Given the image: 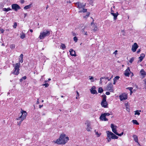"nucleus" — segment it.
I'll return each mask as SVG.
<instances>
[{
	"label": "nucleus",
	"instance_id": "obj_1",
	"mask_svg": "<svg viewBox=\"0 0 146 146\" xmlns=\"http://www.w3.org/2000/svg\"><path fill=\"white\" fill-rule=\"evenodd\" d=\"M69 140V138L65 134L62 133L61 134L59 137L56 141H52L54 143H56L58 144L65 145Z\"/></svg>",
	"mask_w": 146,
	"mask_h": 146
},
{
	"label": "nucleus",
	"instance_id": "obj_2",
	"mask_svg": "<svg viewBox=\"0 0 146 146\" xmlns=\"http://www.w3.org/2000/svg\"><path fill=\"white\" fill-rule=\"evenodd\" d=\"M27 115V113L26 111L23 110L21 109L20 111V113H19V117L16 118L17 120H19L20 121L17 122V124L18 125H20L22 122L26 118Z\"/></svg>",
	"mask_w": 146,
	"mask_h": 146
},
{
	"label": "nucleus",
	"instance_id": "obj_3",
	"mask_svg": "<svg viewBox=\"0 0 146 146\" xmlns=\"http://www.w3.org/2000/svg\"><path fill=\"white\" fill-rule=\"evenodd\" d=\"M51 31L49 30H44L40 32L38 38L40 39H43L46 36H49Z\"/></svg>",
	"mask_w": 146,
	"mask_h": 146
},
{
	"label": "nucleus",
	"instance_id": "obj_4",
	"mask_svg": "<svg viewBox=\"0 0 146 146\" xmlns=\"http://www.w3.org/2000/svg\"><path fill=\"white\" fill-rule=\"evenodd\" d=\"M76 6L79 10L78 11L79 13H85L87 12V9L84 8L86 5V3L78 2L76 3Z\"/></svg>",
	"mask_w": 146,
	"mask_h": 146
},
{
	"label": "nucleus",
	"instance_id": "obj_5",
	"mask_svg": "<svg viewBox=\"0 0 146 146\" xmlns=\"http://www.w3.org/2000/svg\"><path fill=\"white\" fill-rule=\"evenodd\" d=\"M107 134V139L108 140V142H109L111 140V138L112 139H117L118 137L115 135L113 133L109 131H106Z\"/></svg>",
	"mask_w": 146,
	"mask_h": 146
},
{
	"label": "nucleus",
	"instance_id": "obj_6",
	"mask_svg": "<svg viewBox=\"0 0 146 146\" xmlns=\"http://www.w3.org/2000/svg\"><path fill=\"white\" fill-rule=\"evenodd\" d=\"M20 64L19 63H17L13 65V66L14 67L12 73L15 75H17L19 72L20 66Z\"/></svg>",
	"mask_w": 146,
	"mask_h": 146
},
{
	"label": "nucleus",
	"instance_id": "obj_7",
	"mask_svg": "<svg viewBox=\"0 0 146 146\" xmlns=\"http://www.w3.org/2000/svg\"><path fill=\"white\" fill-rule=\"evenodd\" d=\"M103 99L101 103L102 106L104 108L108 107V104L106 101V96L105 95L102 96Z\"/></svg>",
	"mask_w": 146,
	"mask_h": 146
},
{
	"label": "nucleus",
	"instance_id": "obj_8",
	"mask_svg": "<svg viewBox=\"0 0 146 146\" xmlns=\"http://www.w3.org/2000/svg\"><path fill=\"white\" fill-rule=\"evenodd\" d=\"M111 127L112 129V131L116 135L119 136H121L123 134V132H122L121 133L119 134L117 132V127L112 124H111Z\"/></svg>",
	"mask_w": 146,
	"mask_h": 146
},
{
	"label": "nucleus",
	"instance_id": "obj_9",
	"mask_svg": "<svg viewBox=\"0 0 146 146\" xmlns=\"http://www.w3.org/2000/svg\"><path fill=\"white\" fill-rule=\"evenodd\" d=\"M119 98L121 101L125 100L127 98V94L125 93H123L119 95Z\"/></svg>",
	"mask_w": 146,
	"mask_h": 146
},
{
	"label": "nucleus",
	"instance_id": "obj_10",
	"mask_svg": "<svg viewBox=\"0 0 146 146\" xmlns=\"http://www.w3.org/2000/svg\"><path fill=\"white\" fill-rule=\"evenodd\" d=\"M12 9L15 11H17L18 10L21 9L20 7L17 4H13L11 5Z\"/></svg>",
	"mask_w": 146,
	"mask_h": 146
},
{
	"label": "nucleus",
	"instance_id": "obj_11",
	"mask_svg": "<svg viewBox=\"0 0 146 146\" xmlns=\"http://www.w3.org/2000/svg\"><path fill=\"white\" fill-rule=\"evenodd\" d=\"M138 47V46L137 44L135 42L132 45V47L131 48V50L133 52H135L137 49Z\"/></svg>",
	"mask_w": 146,
	"mask_h": 146
},
{
	"label": "nucleus",
	"instance_id": "obj_12",
	"mask_svg": "<svg viewBox=\"0 0 146 146\" xmlns=\"http://www.w3.org/2000/svg\"><path fill=\"white\" fill-rule=\"evenodd\" d=\"M86 129L88 131H92V128L91 125V124L89 122L86 123Z\"/></svg>",
	"mask_w": 146,
	"mask_h": 146
},
{
	"label": "nucleus",
	"instance_id": "obj_13",
	"mask_svg": "<svg viewBox=\"0 0 146 146\" xmlns=\"http://www.w3.org/2000/svg\"><path fill=\"white\" fill-rule=\"evenodd\" d=\"M130 73H131L133 75V73L131 72L129 68L128 67L125 71L124 75L125 76L128 77L129 76Z\"/></svg>",
	"mask_w": 146,
	"mask_h": 146
},
{
	"label": "nucleus",
	"instance_id": "obj_14",
	"mask_svg": "<svg viewBox=\"0 0 146 146\" xmlns=\"http://www.w3.org/2000/svg\"><path fill=\"white\" fill-rule=\"evenodd\" d=\"M107 90H110V92H113V86L111 83H110L108 84L107 87Z\"/></svg>",
	"mask_w": 146,
	"mask_h": 146
},
{
	"label": "nucleus",
	"instance_id": "obj_15",
	"mask_svg": "<svg viewBox=\"0 0 146 146\" xmlns=\"http://www.w3.org/2000/svg\"><path fill=\"white\" fill-rule=\"evenodd\" d=\"M96 87L95 86H92L90 89V91L91 93L93 94H97L98 92L95 90Z\"/></svg>",
	"mask_w": 146,
	"mask_h": 146
},
{
	"label": "nucleus",
	"instance_id": "obj_16",
	"mask_svg": "<svg viewBox=\"0 0 146 146\" xmlns=\"http://www.w3.org/2000/svg\"><path fill=\"white\" fill-rule=\"evenodd\" d=\"M88 27H85L82 29V31L84 34V35H87L88 34L87 33V31H88Z\"/></svg>",
	"mask_w": 146,
	"mask_h": 146
},
{
	"label": "nucleus",
	"instance_id": "obj_17",
	"mask_svg": "<svg viewBox=\"0 0 146 146\" xmlns=\"http://www.w3.org/2000/svg\"><path fill=\"white\" fill-rule=\"evenodd\" d=\"M100 119L102 121H108V119L106 117V116L104 113H102L100 117Z\"/></svg>",
	"mask_w": 146,
	"mask_h": 146
},
{
	"label": "nucleus",
	"instance_id": "obj_18",
	"mask_svg": "<svg viewBox=\"0 0 146 146\" xmlns=\"http://www.w3.org/2000/svg\"><path fill=\"white\" fill-rule=\"evenodd\" d=\"M91 25L92 26V30L94 32L96 31L97 30L96 25L93 22L91 23Z\"/></svg>",
	"mask_w": 146,
	"mask_h": 146
},
{
	"label": "nucleus",
	"instance_id": "obj_19",
	"mask_svg": "<svg viewBox=\"0 0 146 146\" xmlns=\"http://www.w3.org/2000/svg\"><path fill=\"white\" fill-rule=\"evenodd\" d=\"M140 74L142 76L143 78H144L146 75V73L143 69H141L140 71Z\"/></svg>",
	"mask_w": 146,
	"mask_h": 146
},
{
	"label": "nucleus",
	"instance_id": "obj_20",
	"mask_svg": "<svg viewBox=\"0 0 146 146\" xmlns=\"http://www.w3.org/2000/svg\"><path fill=\"white\" fill-rule=\"evenodd\" d=\"M69 52L70 54L72 56H76V53L75 51L74 50L72 49L70 50Z\"/></svg>",
	"mask_w": 146,
	"mask_h": 146
},
{
	"label": "nucleus",
	"instance_id": "obj_21",
	"mask_svg": "<svg viewBox=\"0 0 146 146\" xmlns=\"http://www.w3.org/2000/svg\"><path fill=\"white\" fill-rule=\"evenodd\" d=\"M133 138L134 140L136 143H137L139 144L138 141V138L137 135H133Z\"/></svg>",
	"mask_w": 146,
	"mask_h": 146
},
{
	"label": "nucleus",
	"instance_id": "obj_22",
	"mask_svg": "<svg viewBox=\"0 0 146 146\" xmlns=\"http://www.w3.org/2000/svg\"><path fill=\"white\" fill-rule=\"evenodd\" d=\"M145 55L144 54H141L140 55V56L139 58V62H141L143 58L145 57Z\"/></svg>",
	"mask_w": 146,
	"mask_h": 146
},
{
	"label": "nucleus",
	"instance_id": "obj_23",
	"mask_svg": "<svg viewBox=\"0 0 146 146\" xmlns=\"http://www.w3.org/2000/svg\"><path fill=\"white\" fill-rule=\"evenodd\" d=\"M111 15L114 17V19L115 20L117 19V17L118 15V13L117 12L116 13H112Z\"/></svg>",
	"mask_w": 146,
	"mask_h": 146
},
{
	"label": "nucleus",
	"instance_id": "obj_24",
	"mask_svg": "<svg viewBox=\"0 0 146 146\" xmlns=\"http://www.w3.org/2000/svg\"><path fill=\"white\" fill-rule=\"evenodd\" d=\"M31 5L32 4H31L29 5L26 6L24 7V9L25 10H27L28 9H29L31 7Z\"/></svg>",
	"mask_w": 146,
	"mask_h": 146
},
{
	"label": "nucleus",
	"instance_id": "obj_25",
	"mask_svg": "<svg viewBox=\"0 0 146 146\" xmlns=\"http://www.w3.org/2000/svg\"><path fill=\"white\" fill-rule=\"evenodd\" d=\"M89 79L91 80V82H93L95 80H96V78L94 79V77L92 76H89Z\"/></svg>",
	"mask_w": 146,
	"mask_h": 146
},
{
	"label": "nucleus",
	"instance_id": "obj_26",
	"mask_svg": "<svg viewBox=\"0 0 146 146\" xmlns=\"http://www.w3.org/2000/svg\"><path fill=\"white\" fill-rule=\"evenodd\" d=\"M11 10V9L10 7H8L7 8H3V10L4 11L6 12H8L9 11Z\"/></svg>",
	"mask_w": 146,
	"mask_h": 146
},
{
	"label": "nucleus",
	"instance_id": "obj_27",
	"mask_svg": "<svg viewBox=\"0 0 146 146\" xmlns=\"http://www.w3.org/2000/svg\"><path fill=\"white\" fill-rule=\"evenodd\" d=\"M20 35H21L20 38L21 39H23L24 38H25V35L23 33H21L20 34Z\"/></svg>",
	"mask_w": 146,
	"mask_h": 146
},
{
	"label": "nucleus",
	"instance_id": "obj_28",
	"mask_svg": "<svg viewBox=\"0 0 146 146\" xmlns=\"http://www.w3.org/2000/svg\"><path fill=\"white\" fill-rule=\"evenodd\" d=\"M132 122H133V124H136V125H139V123L137 121V120H133L132 121Z\"/></svg>",
	"mask_w": 146,
	"mask_h": 146
},
{
	"label": "nucleus",
	"instance_id": "obj_29",
	"mask_svg": "<svg viewBox=\"0 0 146 146\" xmlns=\"http://www.w3.org/2000/svg\"><path fill=\"white\" fill-rule=\"evenodd\" d=\"M94 131L95 132L96 135L97 137H98L100 136L101 135V133H98V132H96V130H95Z\"/></svg>",
	"mask_w": 146,
	"mask_h": 146
},
{
	"label": "nucleus",
	"instance_id": "obj_30",
	"mask_svg": "<svg viewBox=\"0 0 146 146\" xmlns=\"http://www.w3.org/2000/svg\"><path fill=\"white\" fill-rule=\"evenodd\" d=\"M141 110H140V111L136 110V111H135V115H140V113L139 112H141Z\"/></svg>",
	"mask_w": 146,
	"mask_h": 146
},
{
	"label": "nucleus",
	"instance_id": "obj_31",
	"mask_svg": "<svg viewBox=\"0 0 146 146\" xmlns=\"http://www.w3.org/2000/svg\"><path fill=\"white\" fill-rule=\"evenodd\" d=\"M66 46L64 44H62L60 46V48L62 49L63 50H64Z\"/></svg>",
	"mask_w": 146,
	"mask_h": 146
},
{
	"label": "nucleus",
	"instance_id": "obj_32",
	"mask_svg": "<svg viewBox=\"0 0 146 146\" xmlns=\"http://www.w3.org/2000/svg\"><path fill=\"white\" fill-rule=\"evenodd\" d=\"M119 76H115L113 79V80L117 82L119 78Z\"/></svg>",
	"mask_w": 146,
	"mask_h": 146
},
{
	"label": "nucleus",
	"instance_id": "obj_33",
	"mask_svg": "<svg viewBox=\"0 0 146 146\" xmlns=\"http://www.w3.org/2000/svg\"><path fill=\"white\" fill-rule=\"evenodd\" d=\"M103 91L102 88L101 87H100L98 90V92L99 93H101Z\"/></svg>",
	"mask_w": 146,
	"mask_h": 146
},
{
	"label": "nucleus",
	"instance_id": "obj_34",
	"mask_svg": "<svg viewBox=\"0 0 146 146\" xmlns=\"http://www.w3.org/2000/svg\"><path fill=\"white\" fill-rule=\"evenodd\" d=\"M15 45L14 44H11L10 45V48L11 49H13L15 48Z\"/></svg>",
	"mask_w": 146,
	"mask_h": 146
},
{
	"label": "nucleus",
	"instance_id": "obj_35",
	"mask_svg": "<svg viewBox=\"0 0 146 146\" xmlns=\"http://www.w3.org/2000/svg\"><path fill=\"white\" fill-rule=\"evenodd\" d=\"M134 58L133 57H132L129 60V62H130L131 63L133 60H134Z\"/></svg>",
	"mask_w": 146,
	"mask_h": 146
},
{
	"label": "nucleus",
	"instance_id": "obj_36",
	"mask_svg": "<svg viewBox=\"0 0 146 146\" xmlns=\"http://www.w3.org/2000/svg\"><path fill=\"white\" fill-rule=\"evenodd\" d=\"M105 77H102L100 78V83L101 84L103 82L102 80V79H104Z\"/></svg>",
	"mask_w": 146,
	"mask_h": 146
},
{
	"label": "nucleus",
	"instance_id": "obj_37",
	"mask_svg": "<svg viewBox=\"0 0 146 146\" xmlns=\"http://www.w3.org/2000/svg\"><path fill=\"white\" fill-rule=\"evenodd\" d=\"M73 40L75 42H77L78 41L77 38L76 36H74L73 38Z\"/></svg>",
	"mask_w": 146,
	"mask_h": 146
},
{
	"label": "nucleus",
	"instance_id": "obj_38",
	"mask_svg": "<svg viewBox=\"0 0 146 146\" xmlns=\"http://www.w3.org/2000/svg\"><path fill=\"white\" fill-rule=\"evenodd\" d=\"M42 86H45V87H47L49 86V84L48 83H45L42 84Z\"/></svg>",
	"mask_w": 146,
	"mask_h": 146
},
{
	"label": "nucleus",
	"instance_id": "obj_39",
	"mask_svg": "<svg viewBox=\"0 0 146 146\" xmlns=\"http://www.w3.org/2000/svg\"><path fill=\"white\" fill-rule=\"evenodd\" d=\"M90 14V13H87L86 14V16H84V18H87L89 16Z\"/></svg>",
	"mask_w": 146,
	"mask_h": 146
},
{
	"label": "nucleus",
	"instance_id": "obj_40",
	"mask_svg": "<svg viewBox=\"0 0 146 146\" xmlns=\"http://www.w3.org/2000/svg\"><path fill=\"white\" fill-rule=\"evenodd\" d=\"M115 8V7L114 6H113V7H111V14H112V13H114V11H113V9H114Z\"/></svg>",
	"mask_w": 146,
	"mask_h": 146
},
{
	"label": "nucleus",
	"instance_id": "obj_41",
	"mask_svg": "<svg viewBox=\"0 0 146 146\" xmlns=\"http://www.w3.org/2000/svg\"><path fill=\"white\" fill-rule=\"evenodd\" d=\"M112 77H113V76H111V77L110 78H109L108 77H105V78H104V79H105L108 80V81H110L111 80V78H112Z\"/></svg>",
	"mask_w": 146,
	"mask_h": 146
},
{
	"label": "nucleus",
	"instance_id": "obj_42",
	"mask_svg": "<svg viewBox=\"0 0 146 146\" xmlns=\"http://www.w3.org/2000/svg\"><path fill=\"white\" fill-rule=\"evenodd\" d=\"M76 93H77V96L76 97V99H77L79 98V94L78 92L77 91H76Z\"/></svg>",
	"mask_w": 146,
	"mask_h": 146
},
{
	"label": "nucleus",
	"instance_id": "obj_43",
	"mask_svg": "<svg viewBox=\"0 0 146 146\" xmlns=\"http://www.w3.org/2000/svg\"><path fill=\"white\" fill-rule=\"evenodd\" d=\"M104 114L106 116H109L110 115V114L109 113H104Z\"/></svg>",
	"mask_w": 146,
	"mask_h": 146
},
{
	"label": "nucleus",
	"instance_id": "obj_44",
	"mask_svg": "<svg viewBox=\"0 0 146 146\" xmlns=\"http://www.w3.org/2000/svg\"><path fill=\"white\" fill-rule=\"evenodd\" d=\"M17 24L16 22H15L14 23V25L13 26V27L14 28H15L17 26Z\"/></svg>",
	"mask_w": 146,
	"mask_h": 146
},
{
	"label": "nucleus",
	"instance_id": "obj_45",
	"mask_svg": "<svg viewBox=\"0 0 146 146\" xmlns=\"http://www.w3.org/2000/svg\"><path fill=\"white\" fill-rule=\"evenodd\" d=\"M126 89L129 90L130 91H131L132 90L133 88L132 87H128L126 88Z\"/></svg>",
	"mask_w": 146,
	"mask_h": 146
},
{
	"label": "nucleus",
	"instance_id": "obj_46",
	"mask_svg": "<svg viewBox=\"0 0 146 146\" xmlns=\"http://www.w3.org/2000/svg\"><path fill=\"white\" fill-rule=\"evenodd\" d=\"M19 62L21 63H22L23 62V58H20L19 59Z\"/></svg>",
	"mask_w": 146,
	"mask_h": 146
},
{
	"label": "nucleus",
	"instance_id": "obj_47",
	"mask_svg": "<svg viewBox=\"0 0 146 146\" xmlns=\"http://www.w3.org/2000/svg\"><path fill=\"white\" fill-rule=\"evenodd\" d=\"M118 51L117 50H115L113 52V54H114L115 55H116L117 54V52Z\"/></svg>",
	"mask_w": 146,
	"mask_h": 146
},
{
	"label": "nucleus",
	"instance_id": "obj_48",
	"mask_svg": "<svg viewBox=\"0 0 146 146\" xmlns=\"http://www.w3.org/2000/svg\"><path fill=\"white\" fill-rule=\"evenodd\" d=\"M0 31L2 33H3L4 31V30L3 29H1Z\"/></svg>",
	"mask_w": 146,
	"mask_h": 146
},
{
	"label": "nucleus",
	"instance_id": "obj_49",
	"mask_svg": "<svg viewBox=\"0 0 146 146\" xmlns=\"http://www.w3.org/2000/svg\"><path fill=\"white\" fill-rule=\"evenodd\" d=\"M106 94L107 95H109L110 94V93L109 92H106Z\"/></svg>",
	"mask_w": 146,
	"mask_h": 146
},
{
	"label": "nucleus",
	"instance_id": "obj_50",
	"mask_svg": "<svg viewBox=\"0 0 146 146\" xmlns=\"http://www.w3.org/2000/svg\"><path fill=\"white\" fill-rule=\"evenodd\" d=\"M23 54H21V55L20 56V57L21 58H23Z\"/></svg>",
	"mask_w": 146,
	"mask_h": 146
},
{
	"label": "nucleus",
	"instance_id": "obj_51",
	"mask_svg": "<svg viewBox=\"0 0 146 146\" xmlns=\"http://www.w3.org/2000/svg\"><path fill=\"white\" fill-rule=\"evenodd\" d=\"M72 35L73 36H75L76 35V34L74 32L72 33Z\"/></svg>",
	"mask_w": 146,
	"mask_h": 146
},
{
	"label": "nucleus",
	"instance_id": "obj_52",
	"mask_svg": "<svg viewBox=\"0 0 146 146\" xmlns=\"http://www.w3.org/2000/svg\"><path fill=\"white\" fill-rule=\"evenodd\" d=\"M21 3L22 4H23L24 3V0H21L20 1Z\"/></svg>",
	"mask_w": 146,
	"mask_h": 146
},
{
	"label": "nucleus",
	"instance_id": "obj_53",
	"mask_svg": "<svg viewBox=\"0 0 146 146\" xmlns=\"http://www.w3.org/2000/svg\"><path fill=\"white\" fill-rule=\"evenodd\" d=\"M22 78L24 80H25L26 78V77L25 76H24Z\"/></svg>",
	"mask_w": 146,
	"mask_h": 146
},
{
	"label": "nucleus",
	"instance_id": "obj_54",
	"mask_svg": "<svg viewBox=\"0 0 146 146\" xmlns=\"http://www.w3.org/2000/svg\"><path fill=\"white\" fill-rule=\"evenodd\" d=\"M140 52V49H139L137 51V53H139V52Z\"/></svg>",
	"mask_w": 146,
	"mask_h": 146
},
{
	"label": "nucleus",
	"instance_id": "obj_55",
	"mask_svg": "<svg viewBox=\"0 0 146 146\" xmlns=\"http://www.w3.org/2000/svg\"><path fill=\"white\" fill-rule=\"evenodd\" d=\"M36 103L37 104H39V100L38 99L36 102Z\"/></svg>",
	"mask_w": 146,
	"mask_h": 146
},
{
	"label": "nucleus",
	"instance_id": "obj_56",
	"mask_svg": "<svg viewBox=\"0 0 146 146\" xmlns=\"http://www.w3.org/2000/svg\"><path fill=\"white\" fill-rule=\"evenodd\" d=\"M116 82L115 81V80H113V84H114V85L115 84Z\"/></svg>",
	"mask_w": 146,
	"mask_h": 146
},
{
	"label": "nucleus",
	"instance_id": "obj_57",
	"mask_svg": "<svg viewBox=\"0 0 146 146\" xmlns=\"http://www.w3.org/2000/svg\"><path fill=\"white\" fill-rule=\"evenodd\" d=\"M43 106V105H40L39 106V107L40 108H41V107H42Z\"/></svg>",
	"mask_w": 146,
	"mask_h": 146
},
{
	"label": "nucleus",
	"instance_id": "obj_58",
	"mask_svg": "<svg viewBox=\"0 0 146 146\" xmlns=\"http://www.w3.org/2000/svg\"><path fill=\"white\" fill-rule=\"evenodd\" d=\"M30 32H31V33L33 32V30L32 29H30Z\"/></svg>",
	"mask_w": 146,
	"mask_h": 146
},
{
	"label": "nucleus",
	"instance_id": "obj_59",
	"mask_svg": "<svg viewBox=\"0 0 146 146\" xmlns=\"http://www.w3.org/2000/svg\"><path fill=\"white\" fill-rule=\"evenodd\" d=\"M133 93L132 90L131 91H130V94H131Z\"/></svg>",
	"mask_w": 146,
	"mask_h": 146
},
{
	"label": "nucleus",
	"instance_id": "obj_60",
	"mask_svg": "<svg viewBox=\"0 0 146 146\" xmlns=\"http://www.w3.org/2000/svg\"><path fill=\"white\" fill-rule=\"evenodd\" d=\"M48 82V80H45L44 81L45 83H47L46 82Z\"/></svg>",
	"mask_w": 146,
	"mask_h": 146
},
{
	"label": "nucleus",
	"instance_id": "obj_61",
	"mask_svg": "<svg viewBox=\"0 0 146 146\" xmlns=\"http://www.w3.org/2000/svg\"><path fill=\"white\" fill-rule=\"evenodd\" d=\"M48 7V5H47V6L46 7V9H47Z\"/></svg>",
	"mask_w": 146,
	"mask_h": 146
},
{
	"label": "nucleus",
	"instance_id": "obj_62",
	"mask_svg": "<svg viewBox=\"0 0 146 146\" xmlns=\"http://www.w3.org/2000/svg\"><path fill=\"white\" fill-rule=\"evenodd\" d=\"M2 45L3 46H5V44H2Z\"/></svg>",
	"mask_w": 146,
	"mask_h": 146
},
{
	"label": "nucleus",
	"instance_id": "obj_63",
	"mask_svg": "<svg viewBox=\"0 0 146 146\" xmlns=\"http://www.w3.org/2000/svg\"><path fill=\"white\" fill-rule=\"evenodd\" d=\"M51 80V79H50V78H49V79H48V81H50Z\"/></svg>",
	"mask_w": 146,
	"mask_h": 146
},
{
	"label": "nucleus",
	"instance_id": "obj_64",
	"mask_svg": "<svg viewBox=\"0 0 146 146\" xmlns=\"http://www.w3.org/2000/svg\"><path fill=\"white\" fill-rule=\"evenodd\" d=\"M20 81H22V79H21L20 80Z\"/></svg>",
	"mask_w": 146,
	"mask_h": 146
}]
</instances>
